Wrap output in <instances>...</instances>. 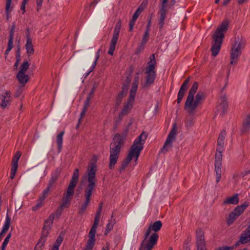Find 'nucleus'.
<instances>
[{
    "instance_id": "35",
    "label": "nucleus",
    "mask_w": 250,
    "mask_h": 250,
    "mask_svg": "<svg viewBox=\"0 0 250 250\" xmlns=\"http://www.w3.org/2000/svg\"><path fill=\"white\" fill-rule=\"evenodd\" d=\"M29 67V63L27 61H24L21 64L20 66V70L18 73H25L26 71L28 70Z\"/></svg>"
},
{
    "instance_id": "28",
    "label": "nucleus",
    "mask_w": 250,
    "mask_h": 250,
    "mask_svg": "<svg viewBox=\"0 0 250 250\" xmlns=\"http://www.w3.org/2000/svg\"><path fill=\"white\" fill-rule=\"evenodd\" d=\"M224 147L217 146L215 156V163L222 164V152L224 151Z\"/></svg>"
},
{
    "instance_id": "62",
    "label": "nucleus",
    "mask_w": 250,
    "mask_h": 250,
    "mask_svg": "<svg viewBox=\"0 0 250 250\" xmlns=\"http://www.w3.org/2000/svg\"><path fill=\"white\" fill-rule=\"evenodd\" d=\"M42 1L43 0H36V3L38 6V10H39V8L41 7Z\"/></svg>"
},
{
    "instance_id": "46",
    "label": "nucleus",
    "mask_w": 250,
    "mask_h": 250,
    "mask_svg": "<svg viewBox=\"0 0 250 250\" xmlns=\"http://www.w3.org/2000/svg\"><path fill=\"white\" fill-rule=\"evenodd\" d=\"M147 137V134L145 131H143L142 133L138 137L137 139L145 142Z\"/></svg>"
},
{
    "instance_id": "26",
    "label": "nucleus",
    "mask_w": 250,
    "mask_h": 250,
    "mask_svg": "<svg viewBox=\"0 0 250 250\" xmlns=\"http://www.w3.org/2000/svg\"><path fill=\"white\" fill-rule=\"evenodd\" d=\"M48 236L41 234L39 241L36 245L34 250H42L44 247V244Z\"/></svg>"
},
{
    "instance_id": "42",
    "label": "nucleus",
    "mask_w": 250,
    "mask_h": 250,
    "mask_svg": "<svg viewBox=\"0 0 250 250\" xmlns=\"http://www.w3.org/2000/svg\"><path fill=\"white\" fill-rule=\"evenodd\" d=\"M101 51V49L100 48L98 50V51L96 53L95 61H94V62H93V64H92V68H95L96 66L97 61L100 57V54Z\"/></svg>"
},
{
    "instance_id": "39",
    "label": "nucleus",
    "mask_w": 250,
    "mask_h": 250,
    "mask_svg": "<svg viewBox=\"0 0 250 250\" xmlns=\"http://www.w3.org/2000/svg\"><path fill=\"white\" fill-rule=\"evenodd\" d=\"M16 25L15 22L13 23V24L11 26L9 36V40L8 41L13 42V38L14 36V31L15 29Z\"/></svg>"
},
{
    "instance_id": "40",
    "label": "nucleus",
    "mask_w": 250,
    "mask_h": 250,
    "mask_svg": "<svg viewBox=\"0 0 250 250\" xmlns=\"http://www.w3.org/2000/svg\"><path fill=\"white\" fill-rule=\"evenodd\" d=\"M145 43H144L143 42H141L138 46L137 48H136L135 50V54L138 55L141 52H142L145 48Z\"/></svg>"
},
{
    "instance_id": "64",
    "label": "nucleus",
    "mask_w": 250,
    "mask_h": 250,
    "mask_svg": "<svg viewBox=\"0 0 250 250\" xmlns=\"http://www.w3.org/2000/svg\"><path fill=\"white\" fill-rule=\"evenodd\" d=\"M184 248L186 250H190L189 246L188 245V243H186V242H185V243L184 244Z\"/></svg>"
},
{
    "instance_id": "51",
    "label": "nucleus",
    "mask_w": 250,
    "mask_h": 250,
    "mask_svg": "<svg viewBox=\"0 0 250 250\" xmlns=\"http://www.w3.org/2000/svg\"><path fill=\"white\" fill-rule=\"evenodd\" d=\"M242 133H246L250 132V126H243L241 129Z\"/></svg>"
},
{
    "instance_id": "19",
    "label": "nucleus",
    "mask_w": 250,
    "mask_h": 250,
    "mask_svg": "<svg viewBox=\"0 0 250 250\" xmlns=\"http://www.w3.org/2000/svg\"><path fill=\"white\" fill-rule=\"evenodd\" d=\"M25 49L26 50V53L28 56H30L34 53V48L32 43V39L29 36V29H27V30Z\"/></svg>"
},
{
    "instance_id": "38",
    "label": "nucleus",
    "mask_w": 250,
    "mask_h": 250,
    "mask_svg": "<svg viewBox=\"0 0 250 250\" xmlns=\"http://www.w3.org/2000/svg\"><path fill=\"white\" fill-rule=\"evenodd\" d=\"M50 189V188H49V187H47V188L43 191L42 194L40 195L39 200L43 201L44 200L47 196Z\"/></svg>"
},
{
    "instance_id": "3",
    "label": "nucleus",
    "mask_w": 250,
    "mask_h": 250,
    "mask_svg": "<svg viewBox=\"0 0 250 250\" xmlns=\"http://www.w3.org/2000/svg\"><path fill=\"white\" fill-rule=\"evenodd\" d=\"M162 227L161 221H157L150 224L145 234L144 239L142 242L139 250H152L157 244L159 235L157 233Z\"/></svg>"
},
{
    "instance_id": "31",
    "label": "nucleus",
    "mask_w": 250,
    "mask_h": 250,
    "mask_svg": "<svg viewBox=\"0 0 250 250\" xmlns=\"http://www.w3.org/2000/svg\"><path fill=\"white\" fill-rule=\"evenodd\" d=\"M90 99H91V97L89 96H88L86 99V100L84 102L83 110L82 111V112L81 113V118L79 120V122H78V125H79L81 124V122H80L81 119L84 116V115L85 114V113L87 110V108L89 105Z\"/></svg>"
},
{
    "instance_id": "21",
    "label": "nucleus",
    "mask_w": 250,
    "mask_h": 250,
    "mask_svg": "<svg viewBox=\"0 0 250 250\" xmlns=\"http://www.w3.org/2000/svg\"><path fill=\"white\" fill-rule=\"evenodd\" d=\"M228 107V104L227 101V97L225 94L222 96L220 99V103L217 106L218 111H220L223 114H224Z\"/></svg>"
},
{
    "instance_id": "50",
    "label": "nucleus",
    "mask_w": 250,
    "mask_h": 250,
    "mask_svg": "<svg viewBox=\"0 0 250 250\" xmlns=\"http://www.w3.org/2000/svg\"><path fill=\"white\" fill-rule=\"evenodd\" d=\"M43 205V201H39V202L37 204V205L33 207L32 209L34 211L37 210L39 208H41Z\"/></svg>"
},
{
    "instance_id": "7",
    "label": "nucleus",
    "mask_w": 250,
    "mask_h": 250,
    "mask_svg": "<svg viewBox=\"0 0 250 250\" xmlns=\"http://www.w3.org/2000/svg\"><path fill=\"white\" fill-rule=\"evenodd\" d=\"M156 62L155 55L152 54L149 57V61L147 62L145 74H146L145 82L142 83V87L143 88H149L153 84L156 77L155 67Z\"/></svg>"
},
{
    "instance_id": "37",
    "label": "nucleus",
    "mask_w": 250,
    "mask_h": 250,
    "mask_svg": "<svg viewBox=\"0 0 250 250\" xmlns=\"http://www.w3.org/2000/svg\"><path fill=\"white\" fill-rule=\"evenodd\" d=\"M59 177V173H56L53 175L49 181V184L47 187H49L50 188L52 185L56 182Z\"/></svg>"
},
{
    "instance_id": "41",
    "label": "nucleus",
    "mask_w": 250,
    "mask_h": 250,
    "mask_svg": "<svg viewBox=\"0 0 250 250\" xmlns=\"http://www.w3.org/2000/svg\"><path fill=\"white\" fill-rule=\"evenodd\" d=\"M63 238L61 235L60 234L58 237L57 240H56L54 246L57 247L59 248V247L61 243H62L63 241Z\"/></svg>"
},
{
    "instance_id": "17",
    "label": "nucleus",
    "mask_w": 250,
    "mask_h": 250,
    "mask_svg": "<svg viewBox=\"0 0 250 250\" xmlns=\"http://www.w3.org/2000/svg\"><path fill=\"white\" fill-rule=\"evenodd\" d=\"M21 156V152L17 151L13 158L10 171V178L12 179H13L15 176L18 167V162Z\"/></svg>"
},
{
    "instance_id": "22",
    "label": "nucleus",
    "mask_w": 250,
    "mask_h": 250,
    "mask_svg": "<svg viewBox=\"0 0 250 250\" xmlns=\"http://www.w3.org/2000/svg\"><path fill=\"white\" fill-rule=\"evenodd\" d=\"M139 72H137L136 73L135 76L134 77L133 82L132 84V86L131 87L129 94L136 96V91L138 88V85L139 83Z\"/></svg>"
},
{
    "instance_id": "48",
    "label": "nucleus",
    "mask_w": 250,
    "mask_h": 250,
    "mask_svg": "<svg viewBox=\"0 0 250 250\" xmlns=\"http://www.w3.org/2000/svg\"><path fill=\"white\" fill-rule=\"evenodd\" d=\"M128 132V128H126L122 134L117 133L116 134H119L120 136V137L123 139V141L124 142V140L125 139Z\"/></svg>"
},
{
    "instance_id": "15",
    "label": "nucleus",
    "mask_w": 250,
    "mask_h": 250,
    "mask_svg": "<svg viewBox=\"0 0 250 250\" xmlns=\"http://www.w3.org/2000/svg\"><path fill=\"white\" fill-rule=\"evenodd\" d=\"M135 96L129 94L128 99L126 103L125 104L122 111L119 116L121 119L124 116L127 115L132 108Z\"/></svg>"
},
{
    "instance_id": "27",
    "label": "nucleus",
    "mask_w": 250,
    "mask_h": 250,
    "mask_svg": "<svg viewBox=\"0 0 250 250\" xmlns=\"http://www.w3.org/2000/svg\"><path fill=\"white\" fill-rule=\"evenodd\" d=\"M238 194H236L231 197L227 198L223 201L224 204L236 205L239 203Z\"/></svg>"
},
{
    "instance_id": "16",
    "label": "nucleus",
    "mask_w": 250,
    "mask_h": 250,
    "mask_svg": "<svg viewBox=\"0 0 250 250\" xmlns=\"http://www.w3.org/2000/svg\"><path fill=\"white\" fill-rule=\"evenodd\" d=\"M55 219V213H52L48 218L44 221V226L42 231V234L48 236L52 228L53 221Z\"/></svg>"
},
{
    "instance_id": "13",
    "label": "nucleus",
    "mask_w": 250,
    "mask_h": 250,
    "mask_svg": "<svg viewBox=\"0 0 250 250\" xmlns=\"http://www.w3.org/2000/svg\"><path fill=\"white\" fill-rule=\"evenodd\" d=\"M121 28V21L119 20L116 24L115 27L114 29L113 37L111 41L109 49L108 51V54L112 55L115 49L116 45L117 44L119 34Z\"/></svg>"
},
{
    "instance_id": "49",
    "label": "nucleus",
    "mask_w": 250,
    "mask_h": 250,
    "mask_svg": "<svg viewBox=\"0 0 250 250\" xmlns=\"http://www.w3.org/2000/svg\"><path fill=\"white\" fill-rule=\"evenodd\" d=\"M13 42L8 41L7 48L5 52V54H8L9 51L12 49L13 46Z\"/></svg>"
},
{
    "instance_id": "9",
    "label": "nucleus",
    "mask_w": 250,
    "mask_h": 250,
    "mask_svg": "<svg viewBox=\"0 0 250 250\" xmlns=\"http://www.w3.org/2000/svg\"><path fill=\"white\" fill-rule=\"evenodd\" d=\"M245 46V42L242 39H238L232 44L230 51V64L234 65L238 61L239 58L242 54V50Z\"/></svg>"
},
{
    "instance_id": "36",
    "label": "nucleus",
    "mask_w": 250,
    "mask_h": 250,
    "mask_svg": "<svg viewBox=\"0 0 250 250\" xmlns=\"http://www.w3.org/2000/svg\"><path fill=\"white\" fill-rule=\"evenodd\" d=\"M143 10H144L143 7H142L141 6L137 8V9L136 10V11H135V12L134 13V14H133L132 20L136 21V20L138 19V17L139 16V15L141 14V13L143 12Z\"/></svg>"
},
{
    "instance_id": "33",
    "label": "nucleus",
    "mask_w": 250,
    "mask_h": 250,
    "mask_svg": "<svg viewBox=\"0 0 250 250\" xmlns=\"http://www.w3.org/2000/svg\"><path fill=\"white\" fill-rule=\"evenodd\" d=\"M113 214H112L111 215V219L109 221L108 223L107 224L106 226L105 229V234H106L109 231H110L113 228L114 224L116 223L115 219L113 218Z\"/></svg>"
},
{
    "instance_id": "52",
    "label": "nucleus",
    "mask_w": 250,
    "mask_h": 250,
    "mask_svg": "<svg viewBox=\"0 0 250 250\" xmlns=\"http://www.w3.org/2000/svg\"><path fill=\"white\" fill-rule=\"evenodd\" d=\"M216 178V182L218 183L220 180L221 177V171H215Z\"/></svg>"
},
{
    "instance_id": "25",
    "label": "nucleus",
    "mask_w": 250,
    "mask_h": 250,
    "mask_svg": "<svg viewBox=\"0 0 250 250\" xmlns=\"http://www.w3.org/2000/svg\"><path fill=\"white\" fill-rule=\"evenodd\" d=\"M17 79L19 82L24 85L29 81V77L24 73H18L17 74Z\"/></svg>"
},
{
    "instance_id": "20",
    "label": "nucleus",
    "mask_w": 250,
    "mask_h": 250,
    "mask_svg": "<svg viewBox=\"0 0 250 250\" xmlns=\"http://www.w3.org/2000/svg\"><path fill=\"white\" fill-rule=\"evenodd\" d=\"M189 81V78H188L182 83L180 87V90L178 93V97L177 100V104H180L184 96L185 92H186L188 87V84Z\"/></svg>"
},
{
    "instance_id": "63",
    "label": "nucleus",
    "mask_w": 250,
    "mask_h": 250,
    "mask_svg": "<svg viewBox=\"0 0 250 250\" xmlns=\"http://www.w3.org/2000/svg\"><path fill=\"white\" fill-rule=\"evenodd\" d=\"M150 26H151V21H150V20H149V21L147 23V24L146 25L145 31H147V32H149Z\"/></svg>"
},
{
    "instance_id": "58",
    "label": "nucleus",
    "mask_w": 250,
    "mask_h": 250,
    "mask_svg": "<svg viewBox=\"0 0 250 250\" xmlns=\"http://www.w3.org/2000/svg\"><path fill=\"white\" fill-rule=\"evenodd\" d=\"M243 125H250V115H248L244 121Z\"/></svg>"
},
{
    "instance_id": "5",
    "label": "nucleus",
    "mask_w": 250,
    "mask_h": 250,
    "mask_svg": "<svg viewBox=\"0 0 250 250\" xmlns=\"http://www.w3.org/2000/svg\"><path fill=\"white\" fill-rule=\"evenodd\" d=\"M124 145V142L120 136L119 134H115L113 139V141L110 145L109 163L108 166L109 169H112L114 167L119 159L121 147Z\"/></svg>"
},
{
    "instance_id": "1",
    "label": "nucleus",
    "mask_w": 250,
    "mask_h": 250,
    "mask_svg": "<svg viewBox=\"0 0 250 250\" xmlns=\"http://www.w3.org/2000/svg\"><path fill=\"white\" fill-rule=\"evenodd\" d=\"M96 164L94 163H91L87 168L86 177L88 184L84 189V202L79 209L78 212L81 215L84 213L89 205L93 191L96 186Z\"/></svg>"
},
{
    "instance_id": "24",
    "label": "nucleus",
    "mask_w": 250,
    "mask_h": 250,
    "mask_svg": "<svg viewBox=\"0 0 250 250\" xmlns=\"http://www.w3.org/2000/svg\"><path fill=\"white\" fill-rule=\"evenodd\" d=\"M240 242L242 244H245L248 242H250V225L241 235Z\"/></svg>"
},
{
    "instance_id": "23",
    "label": "nucleus",
    "mask_w": 250,
    "mask_h": 250,
    "mask_svg": "<svg viewBox=\"0 0 250 250\" xmlns=\"http://www.w3.org/2000/svg\"><path fill=\"white\" fill-rule=\"evenodd\" d=\"M133 157H135V154L129 151L126 158L122 162V165L119 169L120 172H122L125 169L128 164L132 160Z\"/></svg>"
},
{
    "instance_id": "32",
    "label": "nucleus",
    "mask_w": 250,
    "mask_h": 250,
    "mask_svg": "<svg viewBox=\"0 0 250 250\" xmlns=\"http://www.w3.org/2000/svg\"><path fill=\"white\" fill-rule=\"evenodd\" d=\"M64 133V131H61L59 134H58L56 138L57 144L58 145V151L60 152L62 148V137Z\"/></svg>"
},
{
    "instance_id": "56",
    "label": "nucleus",
    "mask_w": 250,
    "mask_h": 250,
    "mask_svg": "<svg viewBox=\"0 0 250 250\" xmlns=\"http://www.w3.org/2000/svg\"><path fill=\"white\" fill-rule=\"evenodd\" d=\"M222 164L215 163V171H221Z\"/></svg>"
},
{
    "instance_id": "59",
    "label": "nucleus",
    "mask_w": 250,
    "mask_h": 250,
    "mask_svg": "<svg viewBox=\"0 0 250 250\" xmlns=\"http://www.w3.org/2000/svg\"><path fill=\"white\" fill-rule=\"evenodd\" d=\"M11 92L10 91H5L3 94L1 96H4V97H9L10 100H11V97L10 96Z\"/></svg>"
},
{
    "instance_id": "10",
    "label": "nucleus",
    "mask_w": 250,
    "mask_h": 250,
    "mask_svg": "<svg viewBox=\"0 0 250 250\" xmlns=\"http://www.w3.org/2000/svg\"><path fill=\"white\" fill-rule=\"evenodd\" d=\"M176 3V0H161V7L159 11L160 18L159 25L160 29L163 28L167 8H171Z\"/></svg>"
},
{
    "instance_id": "30",
    "label": "nucleus",
    "mask_w": 250,
    "mask_h": 250,
    "mask_svg": "<svg viewBox=\"0 0 250 250\" xmlns=\"http://www.w3.org/2000/svg\"><path fill=\"white\" fill-rule=\"evenodd\" d=\"M226 135L225 130H223L220 132L217 142V146L224 147V139Z\"/></svg>"
},
{
    "instance_id": "4",
    "label": "nucleus",
    "mask_w": 250,
    "mask_h": 250,
    "mask_svg": "<svg viewBox=\"0 0 250 250\" xmlns=\"http://www.w3.org/2000/svg\"><path fill=\"white\" fill-rule=\"evenodd\" d=\"M229 24V20L225 19L218 26L215 33L212 35L214 42L212 45L211 51L212 55L214 57L216 56L220 50L224 34L228 29Z\"/></svg>"
},
{
    "instance_id": "53",
    "label": "nucleus",
    "mask_w": 250,
    "mask_h": 250,
    "mask_svg": "<svg viewBox=\"0 0 250 250\" xmlns=\"http://www.w3.org/2000/svg\"><path fill=\"white\" fill-rule=\"evenodd\" d=\"M233 247H220L216 248L215 250H232Z\"/></svg>"
},
{
    "instance_id": "60",
    "label": "nucleus",
    "mask_w": 250,
    "mask_h": 250,
    "mask_svg": "<svg viewBox=\"0 0 250 250\" xmlns=\"http://www.w3.org/2000/svg\"><path fill=\"white\" fill-rule=\"evenodd\" d=\"M16 61L20 62L21 60V54H20V48H18V50L17 51V52L16 53Z\"/></svg>"
},
{
    "instance_id": "43",
    "label": "nucleus",
    "mask_w": 250,
    "mask_h": 250,
    "mask_svg": "<svg viewBox=\"0 0 250 250\" xmlns=\"http://www.w3.org/2000/svg\"><path fill=\"white\" fill-rule=\"evenodd\" d=\"M149 38V32L147 31H145V33L143 36L142 40L141 42L146 43V42L148 41Z\"/></svg>"
},
{
    "instance_id": "8",
    "label": "nucleus",
    "mask_w": 250,
    "mask_h": 250,
    "mask_svg": "<svg viewBox=\"0 0 250 250\" xmlns=\"http://www.w3.org/2000/svg\"><path fill=\"white\" fill-rule=\"evenodd\" d=\"M103 203L101 202L99 204L98 209L94 217L93 224L88 233V239L87 241L84 250H92L95 244V234L96 229L99 224V219L102 213Z\"/></svg>"
},
{
    "instance_id": "6",
    "label": "nucleus",
    "mask_w": 250,
    "mask_h": 250,
    "mask_svg": "<svg viewBox=\"0 0 250 250\" xmlns=\"http://www.w3.org/2000/svg\"><path fill=\"white\" fill-rule=\"evenodd\" d=\"M79 178V171L78 169L76 168L74 170L73 173L66 192L64 194L62 199V204L60 205L61 208H68L70 206L72 196L74 194V189L78 183Z\"/></svg>"
},
{
    "instance_id": "12",
    "label": "nucleus",
    "mask_w": 250,
    "mask_h": 250,
    "mask_svg": "<svg viewBox=\"0 0 250 250\" xmlns=\"http://www.w3.org/2000/svg\"><path fill=\"white\" fill-rule=\"evenodd\" d=\"M249 203L245 202L242 205L237 206L233 211H232L229 215L227 219V223L229 226L231 225L236 219L245 210V209L249 206Z\"/></svg>"
},
{
    "instance_id": "57",
    "label": "nucleus",
    "mask_w": 250,
    "mask_h": 250,
    "mask_svg": "<svg viewBox=\"0 0 250 250\" xmlns=\"http://www.w3.org/2000/svg\"><path fill=\"white\" fill-rule=\"evenodd\" d=\"M135 21H133V20L131 19V20L129 22V30L130 31H131L132 30V29L133 28V26L135 24Z\"/></svg>"
},
{
    "instance_id": "45",
    "label": "nucleus",
    "mask_w": 250,
    "mask_h": 250,
    "mask_svg": "<svg viewBox=\"0 0 250 250\" xmlns=\"http://www.w3.org/2000/svg\"><path fill=\"white\" fill-rule=\"evenodd\" d=\"M128 89V84L126 85H124L123 87V90L120 92L118 94V96L123 98L124 96L126 94V92Z\"/></svg>"
},
{
    "instance_id": "29",
    "label": "nucleus",
    "mask_w": 250,
    "mask_h": 250,
    "mask_svg": "<svg viewBox=\"0 0 250 250\" xmlns=\"http://www.w3.org/2000/svg\"><path fill=\"white\" fill-rule=\"evenodd\" d=\"M10 221L11 219L8 216V215H7L6 217V220L4 222V224L3 226L2 229L0 233V241L1 240V237L2 235L5 233L9 229L10 225Z\"/></svg>"
},
{
    "instance_id": "61",
    "label": "nucleus",
    "mask_w": 250,
    "mask_h": 250,
    "mask_svg": "<svg viewBox=\"0 0 250 250\" xmlns=\"http://www.w3.org/2000/svg\"><path fill=\"white\" fill-rule=\"evenodd\" d=\"M122 98H121L120 97H119V96H117V98H116V105L117 106H119L120 104L121 103L122 101Z\"/></svg>"
},
{
    "instance_id": "55",
    "label": "nucleus",
    "mask_w": 250,
    "mask_h": 250,
    "mask_svg": "<svg viewBox=\"0 0 250 250\" xmlns=\"http://www.w3.org/2000/svg\"><path fill=\"white\" fill-rule=\"evenodd\" d=\"M9 241V240L6 238H5L4 240V241L2 243V246H1V249H4L5 250L6 247Z\"/></svg>"
},
{
    "instance_id": "44",
    "label": "nucleus",
    "mask_w": 250,
    "mask_h": 250,
    "mask_svg": "<svg viewBox=\"0 0 250 250\" xmlns=\"http://www.w3.org/2000/svg\"><path fill=\"white\" fill-rule=\"evenodd\" d=\"M128 89V84L126 85H124L123 87V90L120 92L118 94V96L123 98L124 96L126 94V92Z\"/></svg>"
},
{
    "instance_id": "14",
    "label": "nucleus",
    "mask_w": 250,
    "mask_h": 250,
    "mask_svg": "<svg viewBox=\"0 0 250 250\" xmlns=\"http://www.w3.org/2000/svg\"><path fill=\"white\" fill-rule=\"evenodd\" d=\"M143 142L137 138L134 141L133 145L131 146L130 151L135 154V161L138 159L141 150L143 148Z\"/></svg>"
},
{
    "instance_id": "34",
    "label": "nucleus",
    "mask_w": 250,
    "mask_h": 250,
    "mask_svg": "<svg viewBox=\"0 0 250 250\" xmlns=\"http://www.w3.org/2000/svg\"><path fill=\"white\" fill-rule=\"evenodd\" d=\"M11 100L9 97H4V96H1L0 99V105L2 108H5L7 105L10 104Z\"/></svg>"
},
{
    "instance_id": "47",
    "label": "nucleus",
    "mask_w": 250,
    "mask_h": 250,
    "mask_svg": "<svg viewBox=\"0 0 250 250\" xmlns=\"http://www.w3.org/2000/svg\"><path fill=\"white\" fill-rule=\"evenodd\" d=\"M12 0H6L5 11L8 15L10 8Z\"/></svg>"
},
{
    "instance_id": "54",
    "label": "nucleus",
    "mask_w": 250,
    "mask_h": 250,
    "mask_svg": "<svg viewBox=\"0 0 250 250\" xmlns=\"http://www.w3.org/2000/svg\"><path fill=\"white\" fill-rule=\"evenodd\" d=\"M62 209L63 208H61V207L60 206L55 214V217L56 216V218H59L61 214L62 210Z\"/></svg>"
},
{
    "instance_id": "11",
    "label": "nucleus",
    "mask_w": 250,
    "mask_h": 250,
    "mask_svg": "<svg viewBox=\"0 0 250 250\" xmlns=\"http://www.w3.org/2000/svg\"><path fill=\"white\" fill-rule=\"evenodd\" d=\"M177 133L176 126H173L169 132L168 136L161 148V152L164 154L167 153L173 147V143L176 140V136Z\"/></svg>"
},
{
    "instance_id": "18",
    "label": "nucleus",
    "mask_w": 250,
    "mask_h": 250,
    "mask_svg": "<svg viewBox=\"0 0 250 250\" xmlns=\"http://www.w3.org/2000/svg\"><path fill=\"white\" fill-rule=\"evenodd\" d=\"M196 245L197 250H206L204 234L202 230L197 232Z\"/></svg>"
},
{
    "instance_id": "2",
    "label": "nucleus",
    "mask_w": 250,
    "mask_h": 250,
    "mask_svg": "<svg viewBox=\"0 0 250 250\" xmlns=\"http://www.w3.org/2000/svg\"><path fill=\"white\" fill-rule=\"evenodd\" d=\"M198 83L194 82L190 88L185 104V110L190 114H195L197 107L205 100L206 94L202 91H199L194 98V95L197 92Z\"/></svg>"
}]
</instances>
